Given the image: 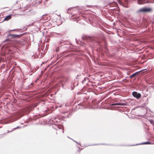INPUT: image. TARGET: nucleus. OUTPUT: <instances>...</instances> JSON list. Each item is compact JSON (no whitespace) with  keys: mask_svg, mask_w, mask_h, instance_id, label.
Wrapping results in <instances>:
<instances>
[{"mask_svg":"<svg viewBox=\"0 0 154 154\" xmlns=\"http://www.w3.org/2000/svg\"><path fill=\"white\" fill-rule=\"evenodd\" d=\"M52 125V128L56 130H58L60 129H62L63 132H64L63 130V129L62 126L60 125V120L55 118L51 120L49 122Z\"/></svg>","mask_w":154,"mask_h":154,"instance_id":"f257e3e1","label":"nucleus"},{"mask_svg":"<svg viewBox=\"0 0 154 154\" xmlns=\"http://www.w3.org/2000/svg\"><path fill=\"white\" fill-rule=\"evenodd\" d=\"M152 9L151 8H143L140 9L138 12H149L152 11Z\"/></svg>","mask_w":154,"mask_h":154,"instance_id":"f03ea898","label":"nucleus"},{"mask_svg":"<svg viewBox=\"0 0 154 154\" xmlns=\"http://www.w3.org/2000/svg\"><path fill=\"white\" fill-rule=\"evenodd\" d=\"M132 94L134 97L137 99L140 98L141 96V94L140 93H138L136 91H133L132 93Z\"/></svg>","mask_w":154,"mask_h":154,"instance_id":"7ed1b4c3","label":"nucleus"},{"mask_svg":"<svg viewBox=\"0 0 154 154\" xmlns=\"http://www.w3.org/2000/svg\"><path fill=\"white\" fill-rule=\"evenodd\" d=\"M8 37H11V38H20V35L15 34H9L8 35Z\"/></svg>","mask_w":154,"mask_h":154,"instance_id":"20e7f679","label":"nucleus"},{"mask_svg":"<svg viewBox=\"0 0 154 154\" xmlns=\"http://www.w3.org/2000/svg\"><path fill=\"white\" fill-rule=\"evenodd\" d=\"M143 70H141L137 72L134 73L132 75H131L130 77V78H132L134 77L137 75L138 74L139 72H141Z\"/></svg>","mask_w":154,"mask_h":154,"instance_id":"39448f33","label":"nucleus"},{"mask_svg":"<svg viewBox=\"0 0 154 154\" xmlns=\"http://www.w3.org/2000/svg\"><path fill=\"white\" fill-rule=\"evenodd\" d=\"M125 103H112L111 105V106H114V105H121V106H124L125 105Z\"/></svg>","mask_w":154,"mask_h":154,"instance_id":"423d86ee","label":"nucleus"},{"mask_svg":"<svg viewBox=\"0 0 154 154\" xmlns=\"http://www.w3.org/2000/svg\"><path fill=\"white\" fill-rule=\"evenodd\" d=\"M11 15H8L4 19V21H8L9 20H10V19H11Z\"/></svg>","mask_w":154,"mask_h":154,"instance_id":"0eeeda50","label":"nucleus"},{"mask_svg":"<svg viewBox=\"0 0 154 154\" xmlns=\"http://www.w3.org/2000/svg\"><path fill=\"white\" fill-rule=\"evenodd\" d=\"M151 144V142H143V143H140V144ZM139 144H135V145H132V146H135V145H138Z\"/></svg>","mask_w":154,"mask_h":154,"instance_id":"6e6552de","label":"nucleus"},{"mask_svg":"<svg viewBox=\"0 0 154 154\" xmlns=\"http://www.w3.org/2000/svg\"><path fill=\"white\" fill-rule=\"evenodd\" d=\"M78 105H81V106H84V104L83 103V101H79L78 102Z\"/></svg>","mask_w":154,"mask_h":154,"instance_id":"1a4fd4ad","label":"nucleus"},{"mask_svg":"<svg viewBox=\"0 0 154 154\" xmlns=\"http://www.w3.org/2000/svg\"><path fill=\"white\" fill-rule=\"evenodd\" d=\"M67 79H63V83H62V86H63V84L64 83L65 84H66V81H67Z\"/></svg>","mask_w":154,"mask_h":154,"instance_id":"9d476101","label":"nucleus"},{"mask_svg":"<svg viewBox=\"0 0 154 154\" xmlns=\"http://www.w3.org/2000/svg\"><path fill=\"white\" fill-rule=\"evenodd\" d=\"M30 84L31 85V86L30 85H29L27 86L26 87V88H31L33 85V84L32 83H31Z\"/></svg>","mask_w":154,"mask_h":154,"instance_id":"9b49d317","label":"nucleus"},{"mask_svg":"<svg viewBox=\"0 0 154 154\" xmlns=\"http://www.w3.org/2000/svg\"><path fill=\"white\" fill-rule=\"evenodd\" d=\"M149 122L151 124H152L154 126V121L153 120H150Z\"/></svg>","mask_w":154,"mask_h":154,"instance_id":"f8f14e48","label":"nucleus"},{"mask_svg":"<svg viewBox=\"0 0 154 154\" xmlns=\"http://www.w3.org/2000/svg\"><path fill=\"white\" fill-rule=\"evenodd\" d=\"M11 39H5V40L3 41V42H8L10 41Z\"/></svg>","mask_w":154,"mask_h":154,"instance_id":"ddd939ff","label":"nucleus"},{"mask_svg":"<svg viewBox=\"0 0 154 154\" xmlns=\"http://www.w3.org/2000/svg\"><path fill=\"white\" fill-rule=\"evenodd\" d=\"M89 37V36H88L86 35H85L83 37H82V38H83V39L87 38H88Z\"/></svg>","mask_w":154,"mask_h":154,"instance_id":"4468645a","label":"nucleus"},{"mask_svg":"<svg viewBox=\"0 0 154 154\" xmlns=\"http://www.w3.org/2000/svg\"><path fill=\"white\" fill-rule=\"evenodd\" d=\"M5 66V65L4 64H2L1 66V68H3V69H4V66Z\"/></svg>","mask_w":154,"mask_h":154,"instance_id":"2eb2a0df","label":"nucleus"},{"mask_svg":"<svg viewBox=\"0 0 154 154\" xmlns=\"http://www.w3.org/2000/svg\"><path fill=\"white\" fill-rule=\"evenodd\" d=\"M20 128V127L17 126L16 127L14 128L13 130H14L16 129H18V128Z\"/></svg>","mask_w":154,"mask_h":154,"instance_id":"dca6fc26","label":"nucleus"},{"mask_svg":"<svg viewBox=\"0 0 154 154\" xmlns=\"http://www.w3.org/2000/svg\"><path fill=\"white\" fill-rule=\"evenodd\" d=\"M72 140L74 141L75 142V143H78V144H79V145H81V144H80V143H78L76 141H75V140H73V139H72Z\"/></svg>","mask_w":154,"mask_h":154,"instance_id":"f3484780","label":"nucleus"},{"mask_svg":"<svg viewBox=\"0 0 154 154\" xmlns=\"http://www.w3.org/2000/svg\"><path fill=\"white\" fill-rule=\"evenodd\" d=\"M80 74H79V75L78 74V75H77V76H76V79H78V77H79V76H80Z\"/></svg>","mask_w":154,"mask_h":154,"instance_id":"a211bd4d","label":"nucleus"},{"mask_svg":"<svg viewBox=\"0 0 154 154\" xmlns=\"http://www.w3.org/2000/svg\"><path fill=\"white\" fill-rule=\"evenodd\" d=\"M118 2H119V3H123L122 2L120 1V0H118Z\"/></svg>","mask_w":154,"mask_h":154,"instance_id":"6ab92c4d","label":"nucleus"},{"mask_svg":"<svg viewBox=\"0 0 154 154\" xmlns=\"http://www.w3.org/2000/svg\"><path fill=\"white\" fill-rule=\"evenodd\" d=\"M86 79H88V78H84V80H83V81H82V82H84V81H85L86 80Z\"/></svg>","mask_w":154,"mask_h":154,"instance_id":"aec40b11","label":"nucleus"},{"mask_svg":"<svg viewBox=\"0 0 154 154\" xmlns=\"http://www.w3.org/2000/svg\"><path fill=\"white\" fill-rule=\"evenodd\" d=\"M13 130H11V131H9L8 130V131H7V132H8V133H9V132H11V131H13Z\"/></svg>","mask_w":154,"mask_h":154,"instance_id":"412c9836","label":"nucleus"},{"mask_svg":"<svg viewBox=\"0 0 154 154\" xmlns=\"http://www.w3.org/2000/svg\"><path fill=\"white\" fill-rule=\"evenodd\" d=\"M138 3H139V4H141V3H140V1L139 0L138 1Z\"/></svg>","mask_w":154,"mask_h":154,"instance_id":"4be33fe9","label":"nucleus"},{"mask_svg":"<svg viewBox=\"0 0 154 154\" xmlns=\"http://www.w3.org/2000/svg\"><path fill=\"white\" fill-rule=\"evenodd\" d=\"M49 39H47V41H46V42H47V41H48V40H49Z\"/></svg>","mask_w":154,"mask_h":154,"instance_id":"5701e85b","label":"nucleus"},{"mask_svg":"<svg viewBox=\"0 0 154 154\" xmlns=\"http://www.w3.org/2000/svg\"><path fill=\"white\" fill-rule=\"evenodd\" d=\"M56 51L57 52L58 51V50H56Z\"/></svg>","mask_w":154,"mask_h":154,"instance_id":"b1692460","label":"nucleus"},{"mask_svg":"<svg viewBox=\"0 0 154 154\" xmlns=\"http://www.w3.org/2000/svg\"><path fill=\"white\" fill-rule=\"evenodd\" d=\"M78 148H79V149H80V148L79 147H78Z\"/></svg>","mask_w":154,"mask_h":154,"instance_id":"393cba45","label":"nucleus"},{"mask_svg":"<svg viewBox=\"0 0 154 154\" xmlns=\"http://www.w3.org/2000/svg\"><path fill=\"white\" fill-rule=\"evenodd\" d=\"M75 39V41H77V39Z\"/></svg>","mask_w":154,"mask_h":154,"instance_id":"a878e982","label":"nucleus"},{"mask_svg":"<svg viewBox=\"0 0 154 154\" xmlns=\"http://www.w3.org/2000/svg\"><path fill=\"white\" fill-rule=\"evenodd\" d=\"M97 144H94L93 145H97Z\"/></svg>","mask_w":154,"mask_h":154,"instance_id":"bb28decb","label":"nucleus"}]
</instances>
